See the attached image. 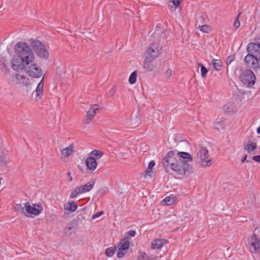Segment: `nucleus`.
I'll return each mask as SVG.
<instances>
[{"label": "nucleus", "mask_w": 260, "mask_h": 260, "mask_svg": "<svg viewBox=\"0 0 260 260\" xmlns=\"http://www.w3.org/2000/svg\"><path fill=\"white\" fill-rule=\"evenodd\" d=\"M14 56L11 60V67L15 71L25 69L26 66L35 60V57L30 46L24 42H18L14 47Z\"/></svg>", "instance_id": "obj_1"}, {"label": "nucleus", "mask_w": 260, "mask_h": 260, "mask_svg": "<svg viewBox=\"0 0 260 260\" xmlns=\"http://www.w3.org/2000/svg\"><path fill=\"white\" fill-rule=\"evenodd\" d=\"M176 151L171 150L169 151L162 160V164L166 170L170 167L178 175L184 176L186 172H190L192 170V166L186 161H183L181 159L177 160L175 162H172V159L174 157Z\"/></svg>", "instance_id": "obj_2"}, {"label": "nucleus", "mask_w": 260, "mask_h": 260, "mask_svg": "<svg viewBox=\"0 0 260 260\" xmlns=\"http://www.w3.org/2000/svg\"><path fill=\"white\" fill-rule=\"evenodd\" d=\"M30 46L39 57L45 59L49 58V53L48 49L40 41L38 40H32Z\"/></svg>", "instance_id": "obj_3"}, {"label": "nucleus", "mask_w": 260, "mask_h": 260, "mask_svg": "<svg viewBox=\"0 0 260 260\" xmlns=\"http://www.w3.org/2000/svg\"><path fill=\"white\" fill-rule=\"evenodd\" d=\"M241 81L246 86H252L256 80L254 73L250 69H245L241 72L240 76Z\"/></svg>", "instance_id": "obj_4"}, {"label": "nucleus", "mask_w": 260, "mask_h": 260, "mask_svg": "<svg viewBox=\"0 0 260 260\" xmlns=\"http://www.w3.org/2000/svg\"><path fill=\"white\" fill-rule=\"evenodd\" d=\"M24 207L25 212L30 214L31 217L39 215L43 210V206L41 203H35L30 205L28 202H26L24 204Z\"/></svg>", "instance_id": "obj_5"}, {"label": "nucleus", "mask_w": 260, "mask_h": 260, "mask_svg": "<svg viewBox=\"0 0 260 260\" xmlns=\"http://www.w3.org/2000/svg\"><path fill=\"white\" fill-rule=\"evenodd\" d=\"M33 60L28 66H26L25 71L30 77L36 78H40L42 75V71L41 68L37 66Z\"/></svg>", "instance_id": "obj_6"}, {"label": "nucleus", "mask_w": 260, "mask_h": 260, "mask_svg": "<svg viewBox=\"0 0 260 260\" xmlns=\"http://www.w3.org/2000/svg\"><path fill=\"white\" fill-rule=\"evenodd\" d=\"M197 157L200 159L201 166L203 167L210 166L211 159L209 158L208 150L205 147H202L197 154Z\"/></svg>", "instance_id": "obj_7"}, {"label": "nucleus", "mask_w": 260, "mask_h": 260, "mask_svg": "<svg viewBox=\"0 0 260 260\" xmlns=\"http://www.w3.org/2000/svg\"><path fill=\"white\" fill-rule=\"evenodd\" d=\"M161 47L158 43H153L150 46L146 51V56L155 59L161 53Z\"/></svg>", "instance_id": "obj_8"}, {"label": "nucleus", "mask_w": 260, "mask_h": 260, "mask_svg": "<svg viewBox=\"0 0 260 260\" xmlns=\"http://www.w3.org/2000/svg\"><path fill=\"white\" fill-rule=\"evenodd\" d=\"M259 59L250 54H248L244 58V61L246 66L256 71L259 69Z\"/></svg>", "instance_id": "obj_9"}, {"label": "nucleus", "mask_w": 260, "mask_h": 260, "mask_svg": "<svg viewBox=\"0 0 260 260\" xmlns=\"http://www.w3.org/2000/svg\"><path fill=\"white\" fill-rule=\"evenodd\" d=\"M247 51L249 54L258 58L260 61V44L258 43H250L247 46Z\"/></svg>", "instance_id": "obj_10"}, {"label": "nucleus", "mask_w": 260, "mask_h": 260, "mask_svg": "<svg viewBox=\"0 0 260 260\" xmlns=\"http://www.w3.org/2000/svg\"><path fill=\"white\" fill-rule=\"evenodd\" d=\"M15 78L17 84H20L26 87L27 91L31 89V84L29 79L26 76L16 74Z\"/></svg>", "instance_id": "obj_11"}, {"label": "nucleus", "mask_w": 260, "mask_h": 260, "mask_svg": "<svg viewBox=\"0 0 260 260\" xmlns=\"http://www.w3.org/2000/svg\"><path fill=\"white\" fill-rule=\"evenodd\" d=\"M250 250L252 253H260V240H258L255 235L251 239Z\"/></svg>", "instance_id": "obj_12"}, {"label": "nucleus", "mask_w": 260, "mask_h": 260, "mask_svg": "<svg viewBox=\"0 0 260 260\" xmlns=\"http://www.w3.org/2000/svg\"><path fill=\"white\" fill-rule=\"evenodd\" d=\"M85 164L87 169L91 172H93L96 169L98 165L95 158L92 156L88 157L85 160Z\"/></svg>", "instance_id": "obj_13"}, {"label": "nucleus", "mask_w": 260, "mask_h": 260, "mask_svg": "<svg viewBox=\"0 0 260 260\" xmlns=\"http://www.w3.org/2000/svg\"><path fill=\"white\" fill-rule=\"evenodd\" d=\"M97 105H94L91 107L87 112V115L85 119V123L88 124L93 118L99 108H97Z\"/></svg>", "instance_id": "obj_14"}, {"label": "nucleus", "mask_w": 260, "mask_h": 260, "mask_svg": "<svg viewBox=\"0 0 260 260\" xmlns=\"http://www.w3.org/2000/svg\"><path fill=\"white\" fill-rule=\"evenodd\" d=\"M78 228V222L76 220H73L70 222L65 229L66 234H71L73 232L76 231Z\"/></svg>", "instance_id": "obj_15"}, {"label": "nucleus", "mask_w": 260, "mask_h": 260, "mask_svg": "<svg viewBox=\"0 0 260 260\" xmlns=\"http://www.w3.org/2000/svg\"><path fill=\"white\" fill-rule=\"evenodd\" d=\"M44 78L42 79L41 81L38 84L36 90V99L37 101L39 100L43 94V87H44Z\"/></svg>", "instance_id": "obj_16"}, {"label": "nucleus", "mask_w": 260, "mask_h": 260, "mask_svg": "<svg viewBox=\"0 0 260 260\" xmlns=\"http://www.w3.org/2000/svg\"><path fill=\"white\" fill-rule=\"evenodd\" d=\"M154 60V59H152V58L146 56L144 61V68L149 71L153 70L155 67L154 65L152 63V61Z\"/></svg>", "instance_id": "obj_17"}, {"label": "nucleus", "mask_w": 260, "mask_h": 260, "mask_svg": "<svg viewBox=\"0 0 260 260\" xmlns=\"http://www.w3.org/2000/svg\"><path fill=\"white\" fill-rule=\"evenodd\" d=\"M74 151V145L71 144L68 147L63 149L61 150V154L65 157L71 156Z\"/></svg>", "instance_id": "obj_18"}, {"label": "nucleus", "mask_w": 260, "mask_h": 260, "mask_svg": "<svg viewBox=\"0 0 260 260\" xmlns=\"http://www.w3.org/2000/svg\"><path fill=\"white\" fill-rule=\"evenodd\" d=\"M94 181H91L88 183H87L86 184L82 186H79L80 188L81 189V191L82 192H86L89 191H90L91 189H92L93 187V186L94 185Z\"/></svg>", "instance_id": "obj_19"}, {"label": "nucleus", "mask_w": 260, "mask_h": 260, "mask_svg": "<svg viewBox=\"0 0 260 260\" xmlns=\"http://www.w3.org/2000/svg\"><path fill=\"white\" fill-rule=\"evenodd\" d=\"M163 240L155 239L151 242V248L152 249H159L163 246Z\"/></svg>", "instance_id": "obj_20"}, {"label": "nucleus", "mask_w": 260, "mask_h": 260, "mask_svg": "<svg viewBox=\"0 0 260 260\" xmlns=\"http://www.w3.org/2000/svg\"><path fill=\"white\" fill-rule=\"evenodd\" d=\"M177 155L179 157L183 158L184 159L183 161H186L188 163L189 161H191L192 160L191 155L187 152H178Z\"/></svg>", "instance_id": "obj_21"}, {"label": "nucleus", "mask_w": 260, "mask_h": 260, "mask_svg": "<svg viewBox=\"0 0 260 260\" xmlns=\"http://www.w3.org/2000/svg\"><path fill=\"white\" fill-rule=\"evenodd\" d=\"M157 259L158 257L157 256L151 257L145 252H139L138 260H157Z\"/></svg>", "instance_id": "obj_22"}, {"label": "nucleus", "mask_w": 260, "mask_h": 260, "mask_svg": "<svg viewBox=\"0 0 260 260\" xmlns=\"http://www.w3.org/2000/svg\"><path fill=\"white\" fill-rule=\"evenodd\" d=\"M155 166V162L154 160H151L148 165V168L145 171V177L148 176L150 178L152 177L153 174V168Z\"/></svg>", "instance_id": "obj_23"}, {"label": "nucleus", "mask_w": 260, "mask_h": 260, "mask_svg": "<svg viewBox=\"0 0 260 260\" xmlns=\"http://www.w3.org/2000/svg\"><path fill=\"white\" fill-rule=\"evenodd\" d=\"M119 248L120 249V250H123L124 251H126L129 246V242L127 240V238H123L120 241V242L119 243Z\"/></svg>", "instance_id": "obj_24"}, {"label": "nucleus", "mask_w": 260, "mask_h": 260, "mask_svg": "<svg viewBox=\"0 0 260 260\" xmlns=\"http://www.w3.org/2000/svg\"><path fill=\"white\" fill-rule=\"evenodd\" d=\"M244 148L248 153H251L257 148V145L255 142H251L248 144H244Z\"/></svg>", "instance_id": "obj_25"}, {"label": "nucleus", "mask_w": 260, "mask_h": 260, "mask_svg": "<svg viewBox=\"0 0 260 260\" xmlns=\"http://www.w3.org/2000/svg\"><path fill=\"white\" fill-rule=\"evenodd\" d=\"M212 64L215 70L219 71L222 70V63L220 60L214 59L212 61Z\"/></svg>", "instance_id": "obj_26"}, {"label": "nucleus", "mask_w": 260, "mask_h": 260, "mask_svg": "<svg viewBox=\"0 0 260 260\" xmlns=\"http://www.w3.org/2000/svg\"><path fill=\"white\" fill-rule=\"evenodd\" d=\"M140 123V119L138 116H134L131 118V125L132 127L135 128L139 126Z\"/></svg>", "instance_id": "obj_27"}, {"label": "nucleus", "mask_w": 260, "mask_h": 260, "mask_svg": "<svg viewBox=\"0 0 260 260\" xmlns=\"http://www.w3.org/2000/svg\"><path fill=\"white\" fill-rule=\"evenodd\" d=\"M214 124L215 128L219 132L223 130L225 127V124L223 121H216Z\"/></svg>", "instance_id": "obj_28"}, {"label": "nucleus", "mask_w": 260, "mask_h": 260, "mask_svg": "<svg viewBox=\"0 0 260 260\" xmlns=\"http://www.w3.org/2000/svg\"><path fill=\"white\" fill-rule=\"evenodd\" d=\"M90 156H92L96 159H100L104 154V153L98 150H93L90 153Z\"/></svg>", "instance_id": "obj_29"}, {"label": "nucleus", "mask_w": 260, "mask_h": 260, "mask_svg": "<svg viewBox=\"0 0 260 260\" xmlns=\"http://www.w3.org/2000/svg\"><path fill=\"white\" fill-rule=\"evenodd\" d=\"M77 204L75 202L68 203L67 205L64 206V209L72 212L77 209Z\"/></svg>", "instance_id": "obj_30"}, {"label": "nucleus", "mask_w": 260, "mask_h": 260, "mask_svg": "<svg viewBox=\"0 0 260 260\" xmlns=\"http://www.w3.org/2000/svg\"><path fill=\"white\" fill-rule=\"evenodd\" d=\"M175 200L176 199L174 197H167L163 200V201L161 202V203L162 204V203L164 202L165 203L164 205L168 206L171 205L174 203Z\"/></svg>", "instance_id": "obj_31"}, {"label": "nucleus", "mask_w": 260, "mask_h": 260, "mask_svg": "<svg viewBox=\"0 0 260 260\" xmlns=\"http://www.w3.org/2000/svg\"><path fill=\"white\" fill-rule=\"evenodd\" d=\"M137 71H135L130 75L128 81L131 84H134L136 83L137 80Z\"/></svg>", "instance_id": "obj_32"}, {"label": "nucleus", "mask_w": 260, "mask_h": 260, "mask_svg": "<svg viewBox=\"0 0 260 260\" xmlns=\"http://www.w3.org/2000/svg\"><path fill=\"white\" fill-rule=\"evenodd\" d=\"M81 193H83L81 191V189L80 188V186H78L72 191L70 197V198H74Z\"/></svg>", "instance_id": "obj_33"}, {"label": "nucleus", "mask_w": 260, "mask_h": 260, "mask_svg": "<svg viewBox=\"0 0 260 260\" xmlns=\"http://www.w3.org/2000/svg\"><path fill=\"white\" fill-rule=\"evenodd\" d=\"M15 211H17L19 213H20L21 214H24L25 215H26L25 213V207L24 206L23 207L20 204H16L15 205Z\"/></svg>", "instance_id": "obj_34"}, {"label": "nucleus", "mask_w": 260, "mask_h": 260, "mask_svg": "<svg viewBox=\"0 0 260 260\" xmlns=\"http://www.w3.org/2000/svg\"><path fill=\"white\" fill-rule=\"evenodd\" d=\"M116 250V248L114 247L108 248L106 250L105 254L107 256L111 257L114 254Z\"/></svg>", "instance_id": "obj_35"}, {"label": "nucleus", "mask_w": 260, "mask_h": 260, "mask_svg": "<svg viewBox=\"0 0 260 260\" xmlns=\"http://www.w3.org/2000/svg\"><path fill=\"white\" fill-rule=\"evenodd\" d=\"M198 66L201 67V75L202 77H205L208 72V70L201 63H199Z\"/></svg>", "instance_id": "obj_36"}, {"label": "nucleus", "mask_w": 260, "mask_h": 260, "mask_svg": "<svg viewBox=\"0 0 260 260\" xmlns=\"http://www.w3.org/2000/svg\"><path fill=\"white\" fill-rule=\"evenodd\" d=\"M198 28H199V29L201 31H202L204 32H206V33H208L210 31V28L207 25H201V26H199Z\"/></svg>", "instance_id": "obj_37"}, {"label": "nucleus", "mask_w": 260, "mask_h": 260, "mask_svg": "<svg viewBox=\"0 0 260 260\" xmlns=\"http://www.w3.org/2000/svg\"><path fill=\"white\" fill-rule=\"evenodd\" d=\"M241 15V13H240L238 16H237L235 22L234 23V26L235 27V30H237L240 26V21L239 20V17Z\"/></svg>", "instance_id": "obj_38"}, {"label": "nucleus", "mask_w": 260, "mask_h": 260, "mask_svg": "<svg viewBox=\"0 0 260 260\" xmlns=\"http://www.w3.org/2000/svg\"><path fill=\"white\" fill-rule=\"evenodd\" d=\"M116 87L114 86L109 91L108 93V97H112L116 93Z\"/></svg>", "instance_id": "obj_39"}, {"label": "nucleus", "mask_w": 260, "mask_h": 260, "mask_svg": "<svg viewBox=\"0 0 260 260\" xmlns=\"http://www.w3.org/2000/svg\"><path fill=\"white\" fill-rule=\"evenodd\" d=\"M126 253V251H124L123 250H120V248L118 249V251L117 253V256L118 258H121L123 257Z\"/></svg>", "instance_id": "obj_40"}, {"label": "nucleus", "mask_w": 260, "mask_h": 260, "mask_svg": "<svg viewBox=\"0 0 260 260\" xmlns=\"http://www.w3.org/2000/svg\"><path fill=\"white\" fill-rule=\"evenodd\" d=\"M6 165V158L4 155H0V167L4 166Z\"/></svg>", "instance_id": "obj_41"}, {"label": "nucleus", "mask_w": 260, "mask_h": 260, "mask_svg": "<svg viewBox=\"0 0 260 260\" xmlns=\"http://www.w3.org/2000/svg\"><path fill=\"white\" fill-rule=\"evenodd\" d=\"M104 212L103 211L98 212L96 213H95L92 215L91 218L92 219H95L96 218H98V217L101 216V215H102L103 214H104Z\"/></svg>", "instance_id": "obj_42"}, {"label": "nucleus", "mask_w": 260, "mask_h": 260, "mask_svg": "<svg viewBox=\"0 0 260 260\" xmlns=\"http://www.w3.org/2000/svg\"><path fill=\"white\" fill-rule=\"evenodd\" d=\"M234 56L232 55L229 56L226 60V63L228 65H229L234 60Z\"/></svg>", "instance_id": "obj_43"}, {"label": "nucleus", "mask_w": 260, "mask_h": 260, "mask_svg": "<svg viewBox=\"0 0 260 260\" xmlns=\"http://www.w3.org/2000/svg\"><path fill=\"white\" fill-rule=\"evenodd\" d=\"M181 0H173L172 3L175 6V8H177L180 5Z\"/></svg>", "instance_id": "obj_44"}, {"label": "nucleus", "mask_w": 260, "mask_h": 260, "mask_svg": "<svg viewBox=\"0 0 260 260\" xmlns=\"http://www.w3.org/2000/svg\"><path fill=\"white\" fill-rule=\"evenodd\" d=\"M172 75V70L170 69H169L167 70L166 73V77L167 78H170Z\"/></svg>", "instance_id": "obj_45"}, {"label": "nucleus", "mask_w": 260, "mask_h": 260, "mask_svg": "<svg viewBox=\"0 0 260 260\" xmlns=\"http://www.w3.org/2000/svg\"><path fill=\"white\" fill-rule=\"evenodd\" d=\"M127 234L129 236H130L131 237H134L136 235V232L135 231H133V230H131V231H129L127 233Z\"/></svg>", "instance_id": "obj_46"}, {"label": "nucleus", "mask_w": 260, "mask_h": 260, "mask_svg": "<svg viewBox=\"0 0 260 260\" xmlns=\"http://www.w3.org/2000/svg\"><path fill=\"white\" fill-rule=\"evenodd\" d=\"M252 159L257 162H260V155H255L253 156Z\"/></svg>", "instance_id": "obj_47"}, {"label": "nucleus", "mask_w": 260, "mask_h": 260, "mask_svg": "<svg viewBox=\"0 0 260 260\" xmlns=\"http://www.w3.org/2000/svg\"><path fill=\"white\" fill-rule=\"evenodd\" d=\"M247 155L245 154L241 159V162L243 163L245 161L248 162V160H247Z\"/></svg>", "instance_id": "obj_48"}, {"label": "nucleus", "mask_w": 260, "mask_h": 260, "mask_svg": "<svg viewBox=\"0 0 260 260\" xmlns=\"http://www.w3.org/2000/svg\"><path fill=\"white\" fill-rule=\"evenodd\" d=\"M0 61H1V62L2 63V64H3L4 67L5 68H6V63H5V59H4V58H1V60H0Z\"/></svg>", "instance_id": "obj_49"}, {"label": "nucleus", "mask_w": 260, "mask_h": 260, "mask_svg": "<svg viewBox=\"0 0 260 260\" xmlns=\"http://www.w3.org/2000/svg\"><path fill=\"white\" fill-rule=\"evenodd\" d=\"M68 177H69V181H70V182L72 181L73 179H72V176H71V172H69V173H68Z\"/></svg>", "instance_id": "obj_50"}, {"label": "nucleus", "mask_w": 260, "mask_h": 260, "mask_svg": "<svg viewBox=\"0 0 260 260\" xmlns=\"http://www.w3.org/2000/svg\"><path fill=\"white\" fill-rule=\"evenodd\" d=\"M256 132L258 134H260V126L257 128V129L256 130Z\"/></svg>", "instance_id": "obj_51"}, {"label": "nucleus", "mask_w": 260, "mask_h": 260, "mask_svg": "<svg viewBox=\"0 0 260 260\" xmlns=\"http://www.w3.org/2000/svg\"><path fill=\"white\" fill-rule=\"evenodd\" d=\"M257 43L260 44V37L257 39Z\"/></svg>", "instance_id": "obj_52"}]
</instances>
